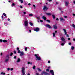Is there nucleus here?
<instances>
[{
    "label": "nucleus",
    "mask_w": 75,
    "mask_h": 75,
    "mask_svg": "<svg viewBox=\"0 0 75 75\" xmlns=\"http://www.w3.org/2000/svg\"><path fill=\"white\" fill-rule=\"evenodd\" d=\"M29 24L31 26L33 25V23H32L31 22H30Z\"/></svg>",
    "instance_id": "nucleus-23"
},
{
    "label": "nucleus",
    "mask_w": 75,
    "mask_h": 75,
    "mask_svg": "<svg viewBox=\"0 0 75 75\" xmlns=\"http://www.w3.org/2000/svg\"><path fill=\"white\" fill-rule=\"evenodd\" d=\"M16 58H17V57L16 56H15L14 57V59H16Z\"/></svg>",
    "instance_id": "nucleus-43"
},
{
    "label": "nucleus",
    "mask_w": 75,
    "mask_h": 75,
    "mask_svg": "<svg viewBox=\"0 0 75 75\" xmlns=\"http://www.w3.org/2000/svg\"><path fill=\"white\" fill-rule=\"evenodd\" d=\"M22 69V73L23 75H25V68L24 67H23L21 68Z\"/></svg>",
    "instance_id": "nucleus-3"
},
{
    "label": "nucleus",
    "mask_w": 75,
    "mask_h": 75,
    "mask_svg": "<svg viewBox=\"0 0 75 75\" xmlns=\"http://www.w3.org/2000/svg\"><path fill=\"white\" fill-rule=\"evenodd\" d=\"M3 42H7V41L6 40H3Z\"/></svg>",
    "instance_id": "nucleus-19"
},
{
    "label": "nucleus",
    "mask_w": 75,
    "mask_h": 75,
    "mask_svg": "<svg viewBox=\"0 0 75 75\" xmlns=\"http://www.w3.org/2000/svg\"><path fill=\"white\" fill-rule=\"evenodd\" d=\"M57 33V31L56 30L55 31V33H53V35L54 37L55 36V33Z\"/></svg>",
    "instance_id": "nucleus-12"
},
{
    "label": "nucleus",
    "mask_w": 75,
    "mask_h": 75,
    "mask_svg": "<svg viewBox=\"0 0 75 75\" xmlns=\"http://www.w3.org/2000/svg\"><path fill=\"white\" fill-rule=\"evenodd\" d=\"M60 21H65V19H64L63 18L61 17L59 18Z\"/></svg>",
    "instance_id": "nucleus-10"
},
{
    "label": "nucleus",
    "mask_w": 75,
    "mask_h": 75,
    "mask_svg": "<svg viewBox=\"0 0 75 75\" xmlns=\"http://www.w3.org/2000/svg\"><path fill=\"white\" fill-rule=\"evenodd\" d=\"M14 52L15 54H16V51H14Z\"/></svg>",
    "instance_id": "nucleus-46"
},
{
    "label": "nucleus",
    "mask_w": 75,
    "mask_h": 75,
    "mask_svg": "<svg viewBox=\"0 0 75 75\" xmlns=\"http://www.w3.org/2000/svg\"><path fill=\"white\" fill-rule=\"evenodd\" d=\"M6 58H8L9 59V55H6Z\"/></svg>",
    "instance_id": "nucleus-22"
},
{
    "label": "nucleus",
    "mask_w": 75,
    "mask_h": 75,
    "mask_svg": "<svg viewBox=\"0 0 75 75\" xmlns=\"http://www.w3.org/2000/svg\"><path fill=\"white\" fill-rule=\"evenodd\" d=\"M27 63L28 64H30V65H32V64H33V63H32V62H28Z\"/></svg>",
    "instance_id": "nucleus-20"
},
{
    "label": "nucleus",
    "mask_w": 75,
    "mask_h": 75,
    "mask_svg": "<svg viewBox=\"0 0 75 75\" xmlns=\"http://www.w3.org/2000/svg\"><path fill=\"white\" fill-rule=\"evenodd\" d=\"M73 16H75V14H74V13H73Z\"/></svg>",
    "instance_id": "nucleus-53"
},
{
    "label": "nucleus",
    "mask_w": 75,
    "mask_h": 75,
    "mask_svg": "<svg viewBox=\"0 0 75 75\" xmlns=\"http://www.w3.org/2000/svg\"><path fill=\"white\" fill-rule=\"evenodd\" d=\"M21 60L20 58H18V60H17L16 61V62H20Z\"/></svg>",
    "instance_id": "nucleus-17"
},
{
    "label": "nucleus",
    "mask_w": 75,
    "mask_h": 75,
    "mask_svg": "<svg viewBox=\"0 0 75 75\" xmlns=\"http://www.w3.org/2000/svg\"><path fill=\"white\" fill-rule=\"evenodd\" d=\"M4 74V73H3V72H2L1 73V74L2 75V74Z\"/></svg>",
    "instance_id": "nucleus-57"
},
{
    "label": "nucleus",
    "mask_w": 75,
    "mask_h": 75,
    "mask_svg": "<svg viewBox=\"0 0 75 75\" xmlns=\"http://www.w3.org/2000/svg\"><path fill=\"white\" fill-rule=\"evenodd\" d=\"M65 5L66 6H68V4H69V2L68 1H65Z\"/></svg>",
    "instance_id": "nucleus-8"
},
{
    "label": "nucleus",
    "mask_w": 75,
    "mask_h": 75,
    "mask_svg": "<svg viewBox=\"0 0 75 75\" xmlns=\"http://www.w3.org/2000/svg\"><path fill=\"white\" fill-rule=\"evenodd\" d=\"M35 57H36V58H37V59H38V60L39 61L41 60V57H38L37 54H35Z\"/></svg>",
    "instance_id": "nucleus-4"
},
{
    "label": "nucleus",
    "mask_w": 75,
    "mask_h": 75,
    "mask_svg": "<svg viewBox=\"0 0 75 75\" xmlns=\"http://www.w3.org/2000/svg\"><path fill=\"white\" fill-rule=\"evenodd\" d=\"M1 18H3V16H2Z\"/></svg>",
    "instance_id": "nucleus-59"
},
{
    "label": "nucleus",
    "mask_w": 75,
    "mask_h": 75,
    "mask_svg": "<svg viewBox=\"0 0 75 75\" xmlns=\"http://www.w3.org/2000/svg\"><path fill=\"white\" fill-rule=\"evenodd\" d=\"M28 75H30V73H28Z\"/></svg>",
    "instance_id": "nucleus-64"
},
{
    "label": "nucleus",
    "mask_w": 75,
    "mask_h": 75,
    "mask_svg": "<svg viewBox=\"0 0 75 75\" xmlns=\"http://www.w3.org/2000/svg\"><path fill=\"white\" fill-rule=\"evenodd\" d=\"M40 21L41 23H42V22H43V21H42V20H40Z\"/></svg>",
    "instance_id": "nucleus-50"
},
{
    "label": "nucleus",
    "mask_w": 75,
    "mask_h": 75,
    "mask_svg": "<svg viewBox=\"0 0 75 75\" xmlns=\"http://www.w3.org/2000/svg\"><path fill=\"white\" fill-rule=\"evenodd\" d=\"M48 1H49L50 2L51 1H52V0H47Z\"/></svg>",
    "instance_id": "nucleus-51"
},
{
    "label": "nucleus",
    "mask_w": 75,
    "mask_h": 75,
    "mask_svg": "<svg viewBox=\"0 0 75 75\" xmlns=\"http://www.w3.org/2000/svg\"><path fill=\"white\" fill-rule=\"evenodd\" d=\"M19 1H21V3H23V0H19Z\"/></svg>",
    "instance_id": "nucleus-26"
},
{
    "label": "nucleus",
    "mask_w": 75,
    "mask_h": 75,
    "mask_svg": "<svg viewBox=\"0 0 75 75\" xmlns=\"http://www.w3.org/2000/svg\"><path fill=\"white\" fill-rule=\"evenodd\" d=\"M23 14H26V12H23Z\"/></svg>",
    "instance_id": "nucleus-44"
},
{
    "label": "nucleus",
    "mask_w": 75,
    "mask_h": 75,
    "mask_svg": "<svg viewBox=\"0 0 75 75\" xmlns=\"http://www.w3.org/2000/svg\"><path fill=\"white\" fill-rule=\"evenodd\" d=\"M24 23L26 27V29H29V28H27V27H28V21H26Z\"/></svg>",
    "instance_id": "nucleus-2"
},
{
    "label": "nucleus",
    "mask_w": 75,
    "mask_h": 75,
    "mask_svg": "<svg viewBox=\"0 0 75 75\" xmlns=\"http://www.w3.org/2000/svg\"><path fill=\"white\" fill-rule=\"evenodd\" d=\"M23 55H24V52H22L21 53L20 56H23Z\"/></svg>",
    "instance_id": "nucleus-15"
},
{
    "label": "nucleus",
    "mask_w": 75,
    "mask_h": 75,
    "mask_svg": "<svg viewBox=\"0 0 75 75\" xmlns=\"http://www.w3.org/2000/svg\"><path fill=\"white\" fill-rule=\"evenodd\" d=\"M29 16L30 17H32V16H33V14H29Z\"/></svg>",
    "instance_id": "nucleus-32"
},
{
    "label": "nucleus",
    "mask_w": 75,
    "mask_h": 75,
    "mask_svg": "<svg viewBox=\"0 0 75 75\" xmlns=\"http://www.w3.org/2000/svg\"><path fill=\"white\" fill-rule=\"evenodd\" d=\"M34 30L35 31H39V28H37L34 29Z\"/></svg>",
    "instance_id": "nucleus-9"
},
{
    "label": "nucleus",
    "mask_w": 75,
    "mask_h": 75,
    "mask_svg": "<svg viewBox=\"0 0 75 75\" xmlns=\"http://www.w3.org/2000/svg\"><path fill=\"white\" fill-rule=\"evenodd\" d=\"M52 16L53 17V18H55V15H52Z\"/></svg>",
    "instance_id": "nucleus-25"
},
{
    "label": "nucleus",
    "mask_w": 75,
    "mask_h": 75,
    "mask_svg": "<svg viewBox=\"0 0 75 75\" xmlns=\"http://www.w3.org/2000/svg\"><path fill=\"white\" fill-rule=\"evenodd\" d=\"M37 19L39 20H40V16H38L37 17Z\"/></svg>",
    "instance_id": "nucleus-33"
},
{
    "label": "nucleus",
    "mask_w": 75,
    "mask_h": 75,
    "mask_svg": "<svg viewBox=\"0 0 75 75\" xmlns=\"http://www.w3.org/2000/svg\"><path fill=\"white\" fill-rule=\"evenodd\" d=\"M35 66H34L33 67V69H35Z\"/></svg>",
    "instance_id": "nucleus-27"
},
{
    "label": "nucleus",
    "mask_w": 75,
    "mask_h": 75,
    "mask_svg": "<svg viewBox=\"0 0 75 75\" xmlns=\"http://www.w3.org/2000/svg\"><path fill=\"white\" fill-rule=\"evenodd\" d=\"M64 18H67V16H64Z\"/></svg>",
    "instance_id": "nucleus-61"
},
{
    "label": "nucleus",
    "mask_w": 75,
    "mask_h": 75,
    "mask_svg": "<svg viewBox=\"0 0 75 75\" xmlns=\"http://www.w3.org/2000/svg\"><path fill=\"white\" fill-rule=\"evenodd\" d=\"M73 40L75 41V39H74V38L73 39Z\"/></svg>",
    "instance_id": "nucleus-63"
},
{
    "label": "nucleus",
    "mask_w": 75,
    "mask_h": 75,
    "mask_svg": "<svg viewBox=\"0 0 75 75\" xmlns=\"http://www.w3.org/2000/svg\"><path fill=\"white\" fill-rule=\"evenodd\" d=\"M47 27H48V28H52L51 26H50V25L47 24L46 25Z\"/></svg>",
    "instance_id": "nucleus-13"
},
{
    "label": "nucleus",
    "mask_w": 75,
    "mask_h": 75,
    "mask_svg": "<svg viewBox=\"0 0 75 75\" xmlns=\"http://www.w3.org/2000/svg\"><path fill=\"white\" fill-rule=\"evenodd\" d=\"M69 45H71V42H69Z\"/></svg>",
    "instance_id": "nucleus-49"
},
{
    "label": "nucleus",
    "mask_w": 75,
    "mask_h": 75,
    "mask_svg": "<svg viewBox=\"0 0 75 75\" xmlns=\"http://www.w3.org/2000/svg\"><path fill=\"white\" fill-rule=\"evenodd\" d=\"M33 7H35V5H33Z\"/></svg>",
    "instance_id": "nucleus-48"
},
{
    "label": "nucleus",
    "mask_w": 75,
    "mask_h": 75,
    "mask_svg": "<svg viewBox=\"0 0 75 75\" xmlns=\"http://www.w3.org/2000/svg\"><path fill=\"white\" fill-rule=\"evenodd\" d=\"M3 15H4V16H6V14L4 13H3Z\"/></svg>",
    "instance_id": "nucleus-40"
},
{
    "label": "nucleus",
    "mask_w": 75,
    "mask_h": 75,
    "mask_svg": "<svg viewBox=\"0 0 75 75\" xmlns=\"http://www.w3.org/2000/svg\"><path fill=\"white\" fill-rule=\"evenodd\" d=\"M71 50H74V46L71 47Z\"/></svg>",
    "instance_id": "nucleus-30"
},
{
    "label": "nucleus",
    "mask_w": 75,
    "mask_h": 75,
    "mask_svg": "<svg viewBox=\"0 0 75 75\" xmlns=\"http://www.w3.org/2000/svg\"><path fill=\"white\" fill-rule=\"evenodd\" d=\"M10 71H13V68H11L10 69Z\"/></svg>",
    "instance_id": "nucleus-39"
},
{
    "label": "nucleus",
    "mask_w": 75,
    "mask_h": 75,
    "mask_svg": "<svg viewBox=\"0 0 75 75\" xmlns=\"http://www.w3.org/2000/svg\"><path fill=\"white\" fill-rule=\"evenodd\" d=\"M9 60V59L7 58H6L5 60V62H7Z\"/></svg>",
    "instance_id": "nucleus-14"
},
{
    "label": "nucleus",
    "mask_w": 75,
    "mask_h": 75,
    "mask_svg": "<svg viewBox=\"0 0 75 75\" xmlns=\"http://www.w3.org/2000/svg\"><path fill=\"white\" fill-rule=\"evenodd\" d=\"M53 28L54 29H57V26L56 25H54L53 26Z\"/></svg>",
    "instance_id": "nucleus-16"
},
{
    "label": "nucleus",
    "mask_w": 75,
    "mask_h": 75,
    "mask_svg": "<svg viewBox=\"0 0 75 75\" xmlns=\"http://www.w3.org/2000/svg\"><path fill=\"white\" fill-rule=\"evenodd\" d=\"M3 41V40L1 39L0 40V42H2Z\"/></svg>",
    "instance_id": "nucleus-45"
},
{
    "label": "nucleus",
    "mask_w": 75,
    "mask_h": 75,
    "mask_svg": "<svg viewBox=\"0 0 75 75\" xmlns=\"http://www.w3.org/2000/svg\"><path fill=\"white\" fill-rule=\"evenodd\" d=\"M59 10H61L62 9V8H59Z\"/></svg>",
    "instance_id": "nucleus-41"
},
{
    "label": "nucleus",
    "mask_w": 75,
    "mask_h": 75,
    "mask_svg": "<svg viewBox=\"0 0 75 75\" xmlns=\"http://www.w3.org/2000/svg\"><path fill=\"white\" fill-rule=\"evenodd\" d=\"M72 27H74V28H75V25L74 24H73L72 25Z\"/></svg>",
    "instance_id": "nucleus-31"
},
{
    "label": "nucleus",
    "mask_w": 75,
    "mask_h": 75,
    "mask_svg": "<svg viewBox=\"0 0 75 75\" xmlns=\"http://www.w3.org/2000/svg\"><path fill=\"white\" fill-rule=\"evenodd\" d=\"M3 55V53H1V55Z\"/></svg>",
    "instance_id": "nucleus-62"
},
{
    "label": "nucleus",
    "mask_w": 75,
    "mask_h": 75,
    "mask_svg": "<svg viewBox=\"0 0 75 75\" xmlns=\"http://www.w3.org/2000/svg\"><path fill=\"white\" fill-rule=\"evenodd\" d=\"M47 16H51V14L50 13H46Z\"/></svg>",
    "instance_id": "nucleus-21"
},
{
    "label": "nucleus",
    "mask_w": 75,
    "mask_h": 75,
    "mask_svg": "<svg viewBox=\"0 0 75 75\" xmlns=\"http://www.w3.org/2000/svg\"><path fill=\"white\" fill-rule=\"evenodd\" d=\"M13 54V52H11L10 54V56H12V55Z\"/></svg>",
    "instance_id": "nucleus-38"
},
{
    "label": "nucleus",
    "mask_w": 75,
    "mask_h": 75,
    "mask_svg": "<svg viewBox=\"0 0 75 75\" xmlns=\"http://www.w3.org/2000/svg\"><path fill=\"white\" fill-rule=\"evenodd\" d=\"M43 10H45V11H46V10H48V8H47V6H44L43 8Z\"/></svg>",
    "instance_id": "nucleus-7"
},
{
    "label": "nucleus",
    "mask_w": 75,
    "mask_h": 75,
    "mask_svg": "<svg viewBox=\"0 0 75 75\" xmlns=\"http://www.w3.org/2000/svg\"><path fill=\"white\" fill-rule=\"evenodd\" d=\"M35 75H41L40 74H39V73H36Z\"/></svg>",
    "instance_id": "nucleus-34"
},
{
    "label": "nucleus",
    "mask_w": 75,
    "mask_h": 75,
    "mask_svg": "<svg viewBox=\"0 0 75 75\" xmlns=\"http://www.w3.org/2000/svg\"><path fill=\"white\" fill-rule=\"evenodd\" d=\"M43 74H45V75H50V74H49L45 72V71H43L41 75H42Z\"/></svg>",
    "instance_id": "nucleus-5"
},
{
    "label": "nucleus",
    "mask_w": 75,
    "mask_h": 75,
    "mask_svg": "<svg viewBox=\"0 0 75 75\" xmlns=\"http://www.w3.org/2000/svg\"><path fill=\"white\" fill-rule=\"evenodd\" d=\"M21 51L20 50H18V53H21Z\"/></svg>",
    "instance_id": "nucleus-28"
},
{
    "label": "nucleus",
    "mask_w": 75,
    "mask_h": 75,
    "mask_svg": "<svg viewBox=\"0 0 75 75\" xmlns=\"http://www.w3.org/2000/svg\"><path fill=\"white\" fill-rule=\"evenodd\" d=\"M12 6H15V4L14 3H13L12 4Z\"/></svg>",
    "instance_id": "nucleus-29"
},
{
    "label": "nucleus",
    "mask_w": 75,
    "mask_h": 75,
    "mask_svg": "<svg viewBox=\"0 0 75 75\" xmlns=\"http://www.w3.org/2000/svg\"><path fill=\"white\" fill-rule=\"evenodd\" d=\"M48 63H49V64H50V61H48Z\"/></svg>",
    "instance_id": "nucleus-58"
},
{
    "label": "nucleus",
    "mask_w": 75,
    "mask_h": 75,
    "mask_svg": "<svg viewBox=\"0 0 75 75\" xmlns=\"http://www.w3.org/2000/svg\"><path fill=\"white\" fill-rule=\"evenodd\" d=\"M8 21H10V19H9V18H8Z\"/></svg>",
    "instance_id": "nucleus-55"
},
{
    "label": "nucleus",
    "mask_w": 75,
    "mask_h": 75,
    "mask_svg": "<svg viewBox=\"0 0 75 75\" xmlns=\"http://www.w3.org/2000/svg\"><path fill=\"white\" fill-rule=\"evenodd\" d=\"M7 70L8 71H9V70H10V68L9 67L7 68Z\"/></svg>",
    "instance_id": "nucleus-24"
},
{
    "label": "nucleus",
    "mask_w": 75,
    "mask_h": 75,
    "mask_svg": "<svg viewBox=\"0 0 75 75\" xmlns=\"http://www.w3.org/2000/svg\"><path fill=\"white\" fill-rule=\"evenodd\" d=\"M47 22H49V23H50V20H47Z\"/></svg>",
    "instance_id": "nucleus-36"
},
{
    "label": "nucleus",
    "mask_w": 75,
    "mask_h": 75,
    "mask_svg": "<svg viewBox=\"0 0 75 75\" xmlns=\"http://www.w3.org/2000/svg\"><path fill=\"white\" fill-rule=\"evenodd\" d=\"M25 51H27V47L25 48Z\"/></svg>",
    "instance_id": "nucleus-42"
},
{
    "label": "nucleus",
    "mask_w": 75,
    "mask_h": 75,
    "mask_svg": "<svg viewBox=\"0 0 75 75\" xmlns=\"http://www.w3.org/2000/svg\"><path fill=\"white\" fill-rule=\"evenodd\" d=\"M17 50H19V48L17 47Z\"/></svg>",
    "instance_id": "nucleus-52"
},
{
    "label": "nucleus",
    "mask_w": 75,
    "mask_h": 75,
    "mask_svg": "<svg viewBox=\"0 0 75 75\" xmlns=\"http://www.w3.org/2000/svg\"><path fill=\"white\" fill-rule=\"evenodd\" d=\"M20 7L21 8H23V7H22V6H20Z\"/></svg>",
    "instance_id": "nucleus-47"
},
{
    "label": "nucleus",
    "mask_w": 75,
    "mask_h": 75,
    "mask_svg": "<svg viewBox=\"0 0 75 75\" xmlns=\"http://www.w3.org/2000/svg\"><path fill=\"white\" fill-rule=\"evenodd\" d=\"M71 40L70 38H68V40Z\"/></svg>",
    "instance_id": "nucleus-54"
},
{
    "label": "nucleus",
    "mask_w": 75,
    "mask_h": 75,
    "mask_svg": "<svg viewBox=\"0 0 75 75\" xmlns=\"http://www.w3.org/2000/svg\"><path fill=\"white\" fill-rule=\"evenodd\" d=\"M37 69H38V70L39 71H41V70L40 69L38 68Z\"/></svg>",
    "instance_id": "nucleus-35"
},
{
    "label": "nucleus",
    "mask_w": 75,
    "mask_h": 75,
    "mask_svg": "<svg viewBox=\"0 0 75 75\" xmlns=\"http://www.w3.org/2000/svg\"><path fill=\"white\" fill-rule=\"evenodd\" d=\"M42 18L45 20H47V18L44 16H42Z\"/></svg>",
    "instance_id": "nucleus-18"
},
{
    "label": "nucleus",
    "mask_w": 75,
    "mask_h": 75,
    "mask_svg": "<svg viewBox=\"0 0 75 75\" xmlns=\"http://www.w3.org/2000/svg\"><path fill=\"white\" fill-rule=\"evenodd\" d=\"M59 20V19H58V18H57L56 19L57 21H58Z\"/></svg>",
    "instance_id": "nucleus-56"
},
{
    "label": "nucleus",
    "mask_w": 75,
    "mask_h": 75,
    "mask_svg": "<svg viewBox=\"0 0 75 75\" xmlns=\"http://www.w3.org/2000/svg\"><path fill=\"white\" fill-rule=\"evenodd\" d=\"M61 45L63 46L65 44V38H64L62 37L61 38Z\"/></svg>",
    "instance_id": "nucleus-1"
},
{
    "label": "nucleus",
    "mask_w": 75,
    "mask_h": 75,
    "mask_svg": "<svg viewBox=\"0 0 75 75\" xmlns=\"http://www.w3.org/2000/svg\"><path fill=\"white\" fill-rule=\"evenodd\" d=\"M50 72L52 75H54V71L52 70H50Z\"/></svg>",
    "instance_id": "nucleus-11"
},
{
    "label": "nucleus",
    "mask_w": 75,
    "mask_h": 75,
    "mask_svg": "<svg viewBox=\"0 0 75 75\" xmlns=\"http://www.w3.org/2000/svg\"><path fill=\"white\" fill-rule=\"evenodd\" d=\"M29 32H30V33H31V30H29Z\"/></svg>",
    "instance_id": "nucleus-60"
},
{
    "label": "nucleus",
    "mask_w": 75,
    "mask_h": 75,
    "mask_svg": "<svg viewBox=\"0 0 75 75\" xmlns=\"http://www.w3.org/2000/svg\"><path fill=\"white\" fill-rule=\"evenodd\" d=\"M63 30L64 31L65 35H67V37H69V36L68 35V34H67V33L66 30H65V29H63Z\"/></svg>",
    "instance_id": "nucleus-6"
},
{
    "label": "nucleus",
    "mask_w": 75,
    "mask_h": 75,
    "mask_svg": "<svg viewBox=\"0 0 75 75\" xmlns=\"http://www.w3.org/2000/svg\"><path fill=\"white\" fill-rule=\"evenodd\" d=\"M46 71H47V72H49V70L48 69H47L46 70Z\"/></svg>",
    "instance_id": "nucleus-37"
}]
</instances>
